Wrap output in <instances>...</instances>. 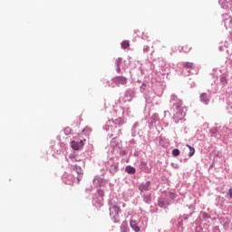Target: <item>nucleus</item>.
<instances>
[{
	"mask_svg": "<svg viewBox=\"0 0 232 232\" xmlns=\"http://www.w3.org/2000/svg\"><path fill=\"white\" fill-rule=\"evenodd\" d=\"M122 124H124V119L119 117L114 121H108L103 127V130H105V131L107 132L108 137H115L111 140V148H117V146H119L117 137L121 135V131L122 130L121 126H122Z\"/></svg>",
	"mask_w": 232,
	"mask_h": 232,
	"instance_id": "f257e3e1",
	"label": "nucleus"
},
{
	"mask_svg": "<svg viewBox=\"0 0 232 232\" xmlns=\"http://www.w3.org/2000/svg\"><path fill=\"white\" fill-rule=\"evenodd\" d=\"M170 102L172 104V110H173V121L176 123L180 122L182 119L186 117V107L182 105V102L177 95L172 94L170 97Z\"/></svg>",
	"mask_w": 232,
	"mask_h": 232,
	"instance_id": "f03ea898",
	"label": "nucleus"
},
{
	"mask_svg": "<svg viewBox=\"0 0 232 232\" xmlns=\"http://www.w3.org/2000/svg\"><path fill=\"white\" fill-rule=\"evenodd\" d=\"M105 167L107 171L111 173V175H115L117 171H119V159L118 158H111L105 163Z\"/></svg>",
	"mask_w": 232,
	"mask_h": 232,
	"instance_id": "7ed1b4c3",
	"label": "nucleus"
},
{
	"mask_svg": "<svg viewBox=\"0 0 232 232\" xmlns=\"http://www.w3.org/2000/svg\"><path fill=\"white\" fill-rule=\"evenodd\" d=\"M119 213H121V208L117 206H112L110 208V216L114 224L119 222Z\"/></svg>",
	"mask_w": 232,
	"mask_h": 232,
	"instance_id": "20e7f679",
	"label": "nucleus"
},
{
	"mask_svg": "<svg viewBox=\"0 0 232 232\" xmlns=\"http://www.w3.org/2000/svg\"><path fill=\"white\" fill-rule=\"evenodd\" d=\"M71 169H72V173H76L77 182H81V180H82V175H84V171L82 170L81 166L71 165Z\"/></svg>",
	"mask_w": 232,
	"mask_h": 232,
	"instance_id": "39448f33",
	"label": "nucleus"
},
{
	"mask_svg": "<svg viewBox=\"0 0 232 232\" xmlns=\"http://www.w3.org/2000/svg\"><path fill=\"white\" fill-rule=\"evenodd\" d=\"M139 190L140 191V195H144L148 193V191H151V181H145L139 185Z\"/></svg>",
	"mask_w": 232,
	"mask_h": 232,
	"instance_id": "423d86ee",
	"label": "nucleus"
},
{
	"mask_svg": "<svg viewBox=\"0 0 232 232\" xmlns=\"http://www.w3.org/2000/svg\"><path fill=\"white\" fill-rule=\"evenodd\" d=\"M199 101L202 102V104H205V106H208L209 102H211V92H203L199 95Z\"/></svg>",
	"mask_w": 232,
	"mask_h": 232,
	"instance_id": "0eeeda50",
	"label": "nucleus"
},
{
	"mask_svg": "<svg viewBox=\"0 0 232 232\" xmlns=\"http://www.w3.org/2000/svg\"><path fill=\"white\" fill-rule=\"evenodd\" d=\"M188 218H189L188 215H183L179 218L177 227L181 229V231H184V224H188Z\"/></svg>",
	"mask_w": 232,
	"mask_h": 232,
	"instance_id": "6e6552de",
	"label": "nucleus"
},
{
	"mask_svg": "<svg viewBox=\"0 0 232 232\" xmlns=\"http://www.w3.org/2000/svg\"><path fill=\"white\" fill-rule=\"evenodd\" d=\"M97 195L98 197H100L99 198H93L92 199V204L94 206H96V204H98V206H102V197H104V190L102 189H98L97 190Z\"/></svg>",
	"mask_w": 232,
	"mask_h": 232,
	"instance_id": "1a4fd4ad",
	"label": "nucleus"
},
{
	"mask_svg": "<svg viewBox=\"0 0 232 232\" xmlns=\"http://www.w3.org/2000/svg\"><path fill=\"white\" fill-rule=\"evenodd\" d=\"M67 162H82V165L84 166V160H82V159H81V157H79V155L75 154V153H71L69 155V159L65 158Z\"/></svg>",
	"mask_w": 232,
	"mask_h": 232,
	"instance_id": "9d476101",
	"label": "nucleus"
},
{
	"mask_svg": "<svg viewBox=\"0 0 232 232\" xmlns=\"http://www.w3.org/2000/svg\"><path fill=\"white\" fill-rule=\"evenodd\" d=\"M112 82L116 84V86H119L120 84H126L128 82V78L124 76H116L112 79Z\"/></svg>",
	"mask_w": 232,
	"mask_h": 232,
	"instance_id": "9b49d317",
	"label": "nucleus"
},
{
	"mask_svg": "<svg viewBox=\"0 0 232 232\" xmlns=\"http://www.w3.org/2000/svg\"><path fill=\"white\" fill-rule=\"evenodd\" d=\"M223 23L225 24V28H232V17L229 14H223Z\"/></svg>",
	"mask_w": 232,
	"mask_h": 232,
	"instance_id": "f8f14e48",
	"label": "nucleus"
},
{
	"mask_svg": "<svg viewBox=\"0 0 232 232\" xmlns=\"http://www.w3.org/2000/svg\"><path fill=\"white\" fill-rule=\"evenodd\" d=\"M64 184H67L69 186H72L73 182H75V176L73 174H68L67 176H64L63 179Z\"/></svg>",
	"mask_w": 232,
	"mask_h": 232,
	"instance_id": "ddd939ff",
	"label": "nucleus"
},
{
	"mask_svg": "<svg viewBox=\"0 0 232 232\" xmlns=\"http://www.w3.org/2000/svg\"><path fill=\"white\" fill-rule=\"evenodd\" d=\"M165 198L169 202V204H172L175 198H177V193L171 191L166 192Z\"/></svg>",
	"mask_w": 232,
	"mask_h": 232,
	"instance_id": "4468645a",
	"label": "nucleus"
},
{
	"mask_svg": "<svg viewBox=\"0 0 232 232\" xmlns=\"http://www.w3.org/2000/svg\"><path fill=\"white\" fill-rule=\"evenodd\" d=\"M93 184L96 186V188L104 186V179H102L101 176H95L93 179Z\"/></svg>",
	"mask_w": 232,
	"mask_h": 232,
	"instance_id": "2eb2a0df",
	"label": "nucleus"
},
{
	"mask_svg": "<svg viewBox=\"0 0 232 232\" xmlns=\"http://www.w3.org/2000/svg\"><path fill=\"white\" fill-rule=\"evenodd\" d=\"M115 65L117 66L116 72L117 73H121V68L124 70V62H122V58H118L115 62Z\"/></svg>",
	"mask_w": 232,
	"mask_h": 232,
	"instance_id": "dca6fc26",
	"label": "nucleus"
},
{
	"mask_svg": "<svg viewBox=\"0 0 232 232\" xmlns=\"http://www.w3.org/2000/svg\"><path fill=\"white\" fill-rule=\"evenodd\" d=\"M83 142L82 140H79V141H72L71 142V147L72 148V150H81V147L83 146Z\"/></svg>",
	"mask_w": 232,
	"mask_h": 232,
	"instance_id": "f3484780",
	"label": "nucleus"
},
{
	"mask_svg": "<svg viewBox=\"0 0 232 232\" xmlns=\"http://www.w3.org/2000/svg\"><path fill=\"white\" fill-rule=\"evenodd\" d=\"M158 205L160 208H166V206H169V201L166 198H160L158 200Z\"/></svg>",
	"mask_w": 232,
	"mask_h": 232,
	"instance_id": "a211bd4d",
	"label": "nucleus"
},
{
	"mask_svg": "<svg viewBox=\"0 0 232 232\" xmlns=\"http://www.w3.org/2000/svg\"><path fill=\"white\" fill-rule=\"evenodd\" d=\"M120 111L124 116L133 117V114H131V109L130 108H127V109L120 108Z\"/></svg>",
	"mask_w": 232,
	"mask_h": 232,
	"instance_id": "6ab92c4d",
	"label": "nucleus"
},
{
	"mask_svg": "<svg viewBox=\"0 0 232 232\" xmlns=\"http://www.w3.org/2000/svg\"><path fill=\"white\" fill-rule=\"evenodd\" d=\"M130 224V227H131V229H133V231H135V232L140 231V227H139V223H137V221L131 219Z\"/></svg>",
	"mask_w": 232,
	"mask_h": 232,
	"instance_id": "aec40b11",
	"label": "nucleus"
},
{
	"mask_svg": "<svg viewBox=\"0 0 232 232\" xmlns=\"http://www.w3.org/2000/svg\"><path fill=\"white\" fill-rule=\"evenodd\" d=\"M139 126H140V124L139 122H135L132 126L131 129V136L132 137H137V133L139 131Z\"/></svg>",
	"mask_w": 232,
	"mask_h": 232,
	"instance_id": "412c9836",
	"label": "nucleus"
},
{
	"mask_svg": "<svg viewBox=\"0 0 232 232\" xmlns=\"http://www.w3.org/2000/svg\"><path fill=\"white\" fill-rule=\"evenodd\" d=\"M220 82L222 86L227 84V76L226 74H222L219 78H218V82Z\"/></svg>",
	"mask_w": 232,
	"mask_h": 232,
	"instance_id": "4be33fe9",
	"label": "nucleus"
},
{
	"mask_svg": "<svg viewBox=\"0 0 232 232\" xmlns=\"http://www.w3.org/2000/svg\"><path fill=\"white\" fill-rule=\"evenodd\" d=\"M125 171L126 173H128L129 175H135V167H132V166H130L128 165L126 168H125Z\"/></svg>",
	"mask_w": 232,
	"mask_h": 232,
	"instance_id": "5701e85b",
	"label": "nucleus"
},
{
	"mask_svg": "<svg viewBox=\"0 0 232 232\" xmlns=\"http://www.w3.org/2000/svg\"><path fill=\"white\" fill-rule=\"evenodd\" d=\"M150 122L151 124H159L160 122V121L159 120V115L157 113H154L151 116Z\"/></svg>",
	"mask_w": 232,
	"mask_h": 232,
	"instance_id": "b1692460",
	"label": "nucleus"
},
{
	"mask_svg": "<svg viewBox=\"0 0 232 232\" xmlns=\"http://www.w3.org/2000/svg\"><path fill=\"white\" fill-rule=\"evenodd\" d=\"M143 197V200L146 204H151V194H144L141 195Z\"/></svg>",
	"mask_w": 232,
	"mask_h": 232,
	"instance_id": "393cba45",
	"label": "nucleus"
},
{
	"mask_svg": "<svg viewBox=\"0 0 232 232\" xmlns=\"http://www.w3.org/2000/svg\"><path fill=\"white\" fill-rule=\"evenodd\" d=\"M130 228L128 227V221H123L121 226V232H128Z\"/></svg>",
	"mask_w": 232,
	"mask_h": 232,
	"instance_id": "a878e982",
	"label": "nucleus"
},
{
	"mask_svg": "<svg viewBox=\"0 0 232 232\" xmlns=\"http://www.w3.org/2000/svg\"><path fill=\"white\" fill-rule=\"evenodd\" d=\"M184 68H187V70H192V68H193V63L185 62V63H184Z\"/></svg>",
	"mask_w": 232,
	"mask_h": 232,
	"instance_id": "bb28decb",
	"label": "nucleus"
},
{
	"mask_svg": "<svg viewBox=\"0 0 232 232\" xmlns=\"http://www.w3.org/2000/svg\"><path fill=\"white\" fill-rule=\"evenodd\" d=\"M187 146L189 149L188 157H193V155H195V148H193L189 145H187Z\"/></svg>",
	"mask_w": 232,
	"mask_h": 232,
	"instance_id": "cd10ccee",
	"label": "nucleus"
},
{
	"mask_svg": "<svg viewBox=\"0 0 232 232\" xmlns=\"http://www.w3.org/2000/svg\"><path fill=\"white\" fill-rule=\"evenodd\" d=\"M129 46H130V42L128 41L121 42V48H123V50H126V48H129Z\"/></svg>",
	"mask_w": 232,
	"mask_h": 232,
	"instance_id": "c85d7f7f",
	"label": "nucleus"
},
{
	"mask_svg": "<svg viewBox=\"0 0 232 232\" xmlns=\"http://www.w3.org/2000/svg\"><path fill=\"white\" fill-rule=\"evenodd\" d=\"M140 224H141L142 229H145L146 226H148V219H141L140 220Z\"/></svg>",
	"mask_w": 232,
	"mask_h": 232,
	"instance_id": "c756f323",
	"label": "nucleus"
},
{
	"mask_svg": "<svg viewBox=\"0 0 232 232\" xmlns=\"http://www.w3.org/2000/svg\"><path fill=\"white\" fill-rule=\"evenodd\" d=\"M172 155L173 157H179L180 155V150H179V149H174L172 150Z\"/></svg>",
	"mask_w": 232,
	"mask_h": 232,
	"instance_id": "7c9ffc66",
	"label": "nucleus"
},
{
	"mask_svg": "<svg viewBox=\"0 0 232 232\" xmlns=\"http://www.w3.org/2000/svg\"><path fill=\"white\" fill-rule=\"evenodd\" d=\"M218 3L222 8H227V4H226V0H219Z\"/></svg>",
	"mask_w": 232,
	"mask_h": 232,
	"instance_id": "2f4dec72",
	"label": "nucleus"
},
{
	"mask_svg": "<svg viewBox=\"0 0 232 232\" xmlns=\"http://www.w3.org/2000/svg\"><path fill=\"white\" fill-rule=\"evenodd\" d=\"M227 113H229V115H232V105L228 104L226 108Z\"/></svg>",
	"mask_w": 232,
	"mask_h": 232,
	"instance_id": "473e14b6",
	"label": "nucleus"
},
{
	"mask_svg": "<svg viewBox=\"0 0 232 232\" xmlns=\"http://www.w3.org/2000/svg\"><path fill=\"white\" fill-rule=\"evenodd\" d=\"M63 131L65 135H70V133H72V129L70 127H66Z\"/></svg>",
	"mask_w": 232,
	"mask_h": 232,
	"instance_id": "72a5a7b5",
	"label": "nucleus"
},
{
	"mask_svg": "<svg viewBox=\"0 0 232 232\" xmlns=\"http://www.w3.org/2000/svg\"><path fill=\"white\" fill-rule=\"evenodd\" d=\"M146 83H142L141 86L140 87L141 93H144V92H146Z\"/></svg>",
	"mask_w": 232,
	"mask_h": 232,
	"instance_id": "f704fd0d",
	"label": "nucleus"
},
{
	"mask_svg": "<svg viewBox=\"0 0 232 232\" xmlns=\"http://www.w3.org/2000/svg\"><path fill=\"white\" fill-rule=\"evenodd\" d=\"M227 104H232V94L228 95V97L227 98Z\"/></svg>",
	"mask_w": 232,
	"mask_h": 232,
	"instance_id": "c9c22d12",
	"label": "nucleus"
},
{
	"mask_svg": "<svg viewBox=\"0 0 232 232\" xmlns=\"http://www.w3.org/2000/svg\"><path fill=\"white\" fill-rule=\"evenodd\" d=\"M143 52H144L145 53H148V52H150V46L145 45V46L143 47Z\"/></svg>",
	"mask_w": 232,
	"mask_h": 232,
	"instance_id": "e433bc0d",
	"label": "nucleus"
},
{
	"mask_svg": "<svg viewBox=\"0 0 232 232\" xmlns=\"http://www.w3.org/2000/svg\"><path fill=\"white\" fill-rule=\"evenodd\" d=\"M110 88H115V85L113 84H109Z\"/></svg>",
	"mask_w": 232,
	"mask_h": 232,
	"instance_id": "4c0bfd02",
	"label": "nucleus"
},
{
	"mask_svg": "<svg viewBox=\"0 0 232 232\" xmlns=\"http://www.w3.org/2000/svg\"><path fill=\"white\" fill-rule=\"evenodd\" d=\"M138 156H139V152H135L134 157H138Z\"/></svg>",
	"mask_w": 232,
	"mask_h": 232,
	"instance_id": "58836bf2",
	"label": "nucleus"
},
{
	"mask_svg": "<svg viewBox=\"0 0 232 232\" xmlns=\"http://www.w3.org/2000/svg\"><path fill=\"white\" fill-rule=\"evenodd\" d=\"M182 51L185 53L188 52V50H186L184 47L182 48Z\"/></svg>",
	"mask_w": 232,
	"mask_h": 232,
	"instance_id": "ea45409f",
	"label": "nucleus"
},
{
	"mask_svg": "<svg viewBox=\"0 0 232 232\" xmlns=\"http://www.w3.org/2000/svg\"><path fill=\"white\" fill-rule=\"evenodd\" d=\"M164 113H165V115H166V114L168 113V111H165Z\"/></svg>",
	"mask_w": 232,
	"mask_h": 232,
	"instance_id": "a19ab883",
	"label": "nucleus"
}]
</instances>
